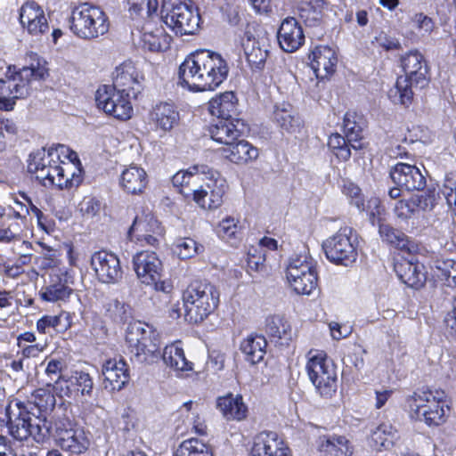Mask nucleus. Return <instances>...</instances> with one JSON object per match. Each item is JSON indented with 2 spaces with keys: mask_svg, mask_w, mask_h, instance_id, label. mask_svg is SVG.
<instances>
[{
  "mask_svg": "<svg viewBox=\"0 0 456 456\" xmlns=\"http://www.w3.org/2000/svg\"><path fill=\"white\" fill-rule=\"evenodd\" d=\"M23 235L22 223L13 218L4 219L0 227V242L11 243L20 240Z\"/></svg>",
  "mask_w": 456,
  "mask_h": 456,
  "instance_id": "nucleus-50",
  "label": "nucleus"
},
{
  "mask_svg": "<svg viewBox=\"0 0 456 456\" xmlns=\"http://www.w3.org/2000/svg\"><path fill=\"white\" fill-rule=\"evenodd\" d=\"M238 100L232 92H224L212 98L208 102V110L217 119L232 118L236 113Z\"/></svg>",
  "mask_w": 456,
  "mask_h": 456,
  "instance_id": "nucleus-33",
  "label": "nucleus"
},
{
  "mask_svg": "<svg viewBox=\"0 0 456 456\" xmlns=\"http://www.w3.org/2000/svg\"><path fill=\"white\" fill-rule=\"evenodd\" d=\"M223 157L235 164H246L257 159L258 150L248 141L239 138L229 146H223L219 149Z\"/></svg>",
  "mask_w": 456,
  "mask_h": 456,
  "instance_id": "nucleus-28",
  "label": "nucleus"
},
{
  "mask_svg": "<svg viewBox=\"0 0 456 456\" xmlns=\"http://www.w3.org/2000/svg\"><path fill=\"white\" fill-rule=\"evenodd\" d=\"M147 183L148 176L145 170L137 165H130L120 175L119 184L127 193H142Z\"/></svg>",
  "mask_w": 456,
  "mask_h": 456,
  "instance_id": "nucleus-30",
  "label": "nucleus"
},
{
  "mask_svg": "<svg viewBox=\"0 0 456 456\" xmlns=\"http://www.w3.org/2000/svg\"><path fill=\"white\" fill-rule=\"evenodd\" d=\"M411 21L419 32H421L422 36L429 35L435 28V23L431 18L425 15L424 13H416Z\"/></svg>",
  "mask_w": 456,
  "mask_h": 456,
  "instance_id": "nucleus-64",
  "label": "nucleus"
},
{
  "mask_svg": "<svg viewBox=\"0 0 456 456\" xmlns=\"http://www.w3.org/2000/svg\"><path fill=\"white\" fill-rule=\"evenodd\" d=\"M47 69L38 61L17 71L8 68L4 77L0 78V110H12L17 99L26 97L29 93L31 79H43Z\"/></svg>",
  "mask_w": 456,
  "mask_h": 456,
  "instance_id": "nucleus-5",
  "label": "nucleus"
},
{
  "mask_svg": "<svg viewBox=\"0 0 456 456\" xmlns=\"http://www.w3.org/2000/svg\"><path fill=\"white\" fill-rule=\"evenodd\" d=\"M440 276L445 280L448 286H456V261L447 259L437 265Z\"/></svg>",
  "mask_w": 456,
  "mask_h": 456,
  "instance_id": "nucleus-60",
  "label": "nucleus"
},
{
  "mask_svg": "<svg viewBox=\"0 0 456 456\" xmlns=\"http://www.w3.org/2000/svg\"><path fill=\"white\" fill-rule=\"evenodd\" d=\"M51 386V383L47 384V387ZM53 390L60 397L91 398L94 393V379L84 370H74L69 375H60L53 385Z\"/></svg>",
  "mask_w": 456,
  "mask_h": 456,
  "instance_id": "nucleus-13",
  "label": "nucleus"
},
{
  "mask_svg": "<svg viewBox=\"0 0 456 456\" xmlns=\"http://www.w3.org/2000/svg\"><path fill=\"white\" fill-rule=\"evenodd\" d=\"M33 402H28L26 404H32V411H37V416H44L47 419L49 411H53L55 407V397L53 394L45 388H38L32 394Z\"/></svg>",
  "mask_w": 456,
  "mask_h": 456,
  "instance_id": "nucleus-43",
  "label": "nucleus"
},
{
  "mask_svg": "<svg viewBox=\"0 0 456 456\" xmlns=\"http://www.w3.org/2000/svg\"><path fill=\"white\" fill-rule=\"evenodd\" d=\"M265 332L274 342H289L292 339V329L289 321L281 314L268 316L265 320Z\"/></svg>",
  "mask_w": 456,
  "mask_h": 456,
  "instance_id": "nucleus-36",
  "label": "nucleus"
},
{
  "mask_svg": "<svg viewBox=\"0 0 456 456\" xmlns=\"http://www.w3.org/2000/svg\"><path fill=\"white\" fill-rule=\"evenodd\" d=\"M150 119L162 131L172 130L179 122L180 116L175 106L168 102H160L153 107Z\"/></svg>",
  "mask_w": 456,
  "mask_h": 456,
  "instance_id": "nucleus-32",
  "label": "nucleus"
},
{
  "mask_svg": "<svg viewBox=\"0 0 456 456\" xmlns=\"http://www.w3.org/2000/svg\"><path fill=\"white\" fill-rule=\"evenodd\" d=\"M379 232L383 241H386L398 249L408 252H412L416 249V246L409 240L407 235L389 224H380Z\"/></svg>",
  "mask_w": 456,
  "mask_h": 456,
  "instance_id": "nucleus-38",
  "label": "nucleus"
},
{
  "mask_svg": "<svg viewBox=\"0 0 456 456\" xmlns=\"http://www.w3.org/2000/svg\"><path fill=\"white\" fill-rule=\"evenodd\" d=\"M78 208L83 216L93 218L100 214L102 202L93 196H86L79 203Z\"/></svg>",
  "mask_w": 456,
  "mask_h": 456,
  "instance_id": "nucleus-58",
  "label": "nucleus"
},
{
  "mask_svg": "<svg viewBox=\"0 0 456 456\" xmlns=\"http://www.w3.org/2000/svg\"><path fill=\"white\" fill-rule=\"evenodd\" d=\"M446 394L443 390H418L409 398L408 403L415 418H419L423 410L434 411L445 406Z\"/></svg>",
  "mask_w": 456,
  "mask_h": 456,
  "instance_id": "nucleus-23",
  "label": "nucleus"
},
{
  "mask_svg": "<svg viewBox=\"0 0 456 456\" xmlns=\"http://www.w3.org/2000/svg\"><path fill=\"white\" fill-rule=\"evenodd\" d=\"M164 234V228L151 213L137 215L130 226L127 237L140 246H156Z\"/></svg>",
  "mask_w": 456,
  "mask_h": 456,
  "instance_id": "nucleus-14",
  "label": "nucleus"
},
{
  "mask_svg": "<svg viewBox=\"0 0 456 456\" xmlns=\"http://www.w3.org/2000/svg\"><path fill=\"white\" fill-rule=\"evenodd\" d=\"M357 116L355 113L347 112L345 114L343 120V128L346 137L351 147L357 150L362 148L360 140L362 138V129L360 124L356 121Z\"/></svg>",
  "mask_w": 456,
  "mask_h": 456,
  "instance_id": "nucleus-46",
  "label": "nucleus"
},
{
  "mask_svg": "<svg viewBox=\"0 0 456 456\" xmlns=\"http://www.w3.org/2000/svg\"><path fill=\"white\" fill-rule=\"evenodd\" d=\"M91 265L102 283H116L122 278V268L117 255L101 250L91 257Z\"/></svg>",
  "mask_w": 456,
  "mask_h": 456,
  "instance_id": "nucleus-15",
  "label": "nucleus"
},
{
  "mask_svg": "<svg viewBox=\"0 0 456 456\" xmlns=\"http://www.w3.org/2000/svg\"><path fill=\"white\" fill-rule=\"evenodd\" d=\"M182 298L185 319L197 323L217 307L219 292L211 283L195 281L186 288Z\"/></svg>",
  "mask_w": 456,
  "mask_h": 456,
  "instance_id": "nucleus-7",
  "label": "nucleus"
},
{
  "mask_svg": "<svg viewBox=\"0 0 456 456\" xmlns=\"http://www.w3.org/2000/svg\"><path fill=\"white\" fill-rule=\"evenodd\" d=\"M53 160L52 157H49V151H47V155H45V151L37 152L35 155H30V159L28 164V170L31 174L36 175V178L39 176L42 169H48L47 167L51 166V161Z\"/></svg>",
  "mask_w": 456,
  "mask_h": 456,
  "instance_id": "nucleus-57",
  "label": "nucleus"
},
{
  "mask_svg": "<svg viewBox=\"0 0 456 456\" xmlns=\"http://www.w3.org/2000/svg\"><path fill=\"white\" fill-rule=\"evenodd\" d=\"M318 450L324 456H351L353 446L345 436L326 435L318 440Z\"/></svg>",
  "mask_w": 456,
  "mask_h": 456,
  "instance_id": "nucleus-31",
  "label": "nucleus"
},
{
  "mask_svg": "<svg viewBox=\"0 0 456 456\" xmlns=\"http://www.w3.org/2000/svg\"><path fill=\"white\" fill-rule=\"evenodd\" d=\"M162 19L175 34L192 35L200 28V16L190 0H168L163 3Z\"/></svg>",
  "mask_w": 456,
  "mask_h": 456,
  "instance_id": "nucleus-9",
  "label": "nucleus"
},
{
  "mask_svg": "<svg viewBox=\"0 0 456 456\" xmlns=\"http://www.w3.org/2000/svg\"><path fill=\"white\" fill-rule=\"evenodd\" d=\"M309 59L311 60V68L317 78H327L336 70L338 55L330 46L318 45L314 47Z\"/></svg>",
  "mask_w": 456,
  "mask_h": 456,
  "instance_id": "nucleus-19",
  "label": "nucleus"
},
{
  "mask_svg": "<svg viewBox=\"0 0 456 456\" xmlns=\"http://www.w3.org/2000/svg\"><path fill=\"white\" fill-rule=\"evenodd\" d=\"M277 38L280 47L286 53L298 50L305 42L303 28L293 17H288L281 22Z\"/></svg>",
  "mask_w": 456,
  "mask_h": 456,
  "instance_id": "nucleus-21",
  "label": "nucleus"
},
{
  "mask_svg": "<svg viewBox=\"0 0 456 456\" xmlns=\"http://www.w3.org/2000/svg\"><path fill=\"white\" fill-rule=\"evenodd\" d=\"M326 257L336 265L352 266L358 257L356 239H353V229L341 228L336 234L322 243Z\"/></svg>",
  "mask_w": 456,
  "mask_h": 456,
  "instance_id": "nucleus-11",
  "label": "nucleus"
},
{
  "mask_svg": "<svg viewBox=\"0 0 456 456\" xmlns=\"http://www.w3.org/2000/svg\"><path fill=\"white\" fill-rule=\"evenodd\" d=\"M241 45L250 67L255 69H263L269 54L267 39L256 38L252 33L246 31L241 38Z\"/></svg>",
  "mask_w": 456,
  "mask_h": 456,
  "instance_id": "nucleus-22",
  "label": "nucleus"
},
{
  "mask_svg": "<svg viewBox=\"0 0 456 456\" xmlns=\"http://www.w3.org/2000/svg\"><path fill=\"white\" fill-rule=\"evenodd\" d=\"M21 27L33 37H41L50 30L44 9L35 1L24 3L20 9Z\"/></svg>",
  "mask_w": 456,
  "mask_h": 456,
  "instance_id": "nucleus-16",
  "label": "nucleus"
},
{
  "mask_svg": "<svg viewBox=\"0 0 456 456\" xmlns=\"http://www.w3.org/2000/svg\"><path fill=\"white\" fill-rule=\"evenodd\" d=\"M129 94L122 93L110 86H100L95 94L96 105L106 114L120 120L131 118L133 107Z\"/></svg>",
  "mask_w": 456,
  "mask_h": 456,
  "instance_id": "nucleus-12",
  "label": "nucleus"
},
{
  "mask_svg": "<svg viewBox=\"0 0 456 456\" xmlns=\"http://www.w3.org/2000/svg\"><path fill=\"white\" fill-rule=\"evenodd\" d=\"M53 418V420H48L53 427L50 436H53L57 441L62 437V433H68L74 429L71 421L63 413L59 414L57 411Z\"/></svg>",
  "mask_w": 456,
  "mask_h": 456,
  "instance_id": "nucleus-54",
  "label": "nucleus"
},
{
  "mask_svg": "<svg viewBox=\"0 0 456 456\" xmlns=\"http://www.w3.org/2000/svg\"><path fill=\"white\" fill-rule=\"evenodd\" d=\"M72 293L65 280L60 275H52L47 285L41 288L38 292L40 298L45 302L55 303L66 301Z\"/></svg>",
  "mask_w": 456,
  "mask_h": 456,
  "instance_id": "nucleus-34",
  "label": "nucleus"
},
{
  "mask_svg": "<svg viewBox=\"0 0 456 456\" xmlns=\"http://www.w3.org/2000/svg\"><path fill=\"white\" fill-rule=\"evenodd\" d=\"M394 269L398 278L409 287L419 288L426 281L423 265L414 262L413 258L397 261Z\"/></svg>",
  "mask_w": 456,
  "mask_h": 456,
  "instance_id": "nucleus-27",
  "label": "nucleus"
},
{
  "mask_svg": "<svg viewBox=\"0 0 456 456\" xmlns=\"http://www.w3.org/2000/svg\"><path fill=\"white\" fill-rule=\"evenodd\" d=\"M266 339L262 335H249L240 344V350L247 362L251 364L260 362L265 355Z\"/></svg>",
  "mask_w": 456,
  "mask_h": 456,
  "instance_id": "nucleus-37",
  "label": "nucleus"
},
{
  "mask_svg": "<svg viewBox=\"0 0 456 456\" xmlns=\"http://www.w3.org/2000/svg\"><path fill=\"white\" fill-rule=\"evenodd\" d=\"M273 118L281 128L289 133H295L299 130L300 119L294 114L292 107L289 104L276 106L273 112Z\"/></svg>",
  "mask_w": 456,
  "mask_h": 456,
  "instance_id": "nucleus-44",
  "label": "nucleus"
},
{
  "mask_svg": "<svg viewBox=\"0 0 456 456\" xmlns=\"http://www.w3.org/2000/svg\"><path fill=\"white\" fill-rule=\"evenodd\" d=\"M441 191L448 205L453 206L456 215V172H449L445 175Z\"/></svg>",
  "mask_w": 456,
  "mask_h": 456,
  "instance_id": "nucleus-55",
  "label": "nucleus"
},
{
  "mask_svg": "<svg viewBox=\"0 0 456 456\" xmlns=\"http://www.w3.org/2000/svg\"><path fill=\"white\" fill-rule=\"evenodd\" d=\"M70 29L80 38L94 39L108 32V18L99 7L84 3L72 10Z\"/></svg>",
  "mask_w": 456,
  "mask_h": 456,
  "instance_id": "nucleus-8",
  "label": "nucleus"
},
{
  "mask_svg": "<svg viewBox=\"0 0 456 456\" xmlns=\"http://www.w3.org/2000/svg\"><path fill=\"white\" fill-rule=\"evenodd\" d=\"M403 75L397 77L395 86L388 92V97L396 104L408 106L413 98V88L428 85V68L424 56L417 50L403 54L400 60Z\"/></svg>",
  "mask_w": 456,
  "mask_h": 456,
  "instance_id": "nucleus-4",
  "label": "nucleus"
},
{
  "mask_svg": "<svg viewBox=\"0 0 456 456\" xmlns=\"http://www.w3.org/2000/svg\"><path fill=\"white\" fill-rule=\"evenodd\" d=\"M103 387L110 392L120 391L129 380V373L123 359L108 360L102 366Z\"/></svg>",
  "mask_w": 456,
  "mask_h": 456,
  "instance_id": "nucleus-24",
  "label": "nucleus"
},
{
  "mask_svg": "<svg viewBox=\"0 0 456 456\" xmlns=\"http://www.w3.org/2000/svg\"><path fill=\"white\" fill-rule=\"evenodd\" d=\"M305 369L309 379L322 397L330 398L336 393L337 371L324 352L310 350Z\"/></svg>",
  "mask_w": 456,
  "mask_h": 456,
  "instance_id": "nucleus-10",
  "label": "nucleus"
},
{
  "mask_svg": "<svg viewBox=\"0 0 456 456\" xmlns=\"http://www.w3.org/2000/svg\"><path fill=\"white\" fill-rule=\"evenodd\" d=\"M104 308L109 317L115 322H124L128 318V306L118 299H110Z\"/></svg>",
  "mask_w": 456,
  "mask_h": 456,
  "instance_id": "nucleus-56",
  "label": "nucleus"
},
{
  "mask_svg": "<svg viewBox=\"0 0 456 456\" xmlns=\"http://www.w3.org/2000/svg\"><path fill=\"white\" fill-rule=\"evenodd\" d=\"M293 289L301 295H310L317 289V273L315 265L312 270L300 272L297 277L288 279Z\"/></svg>",
  "mask_w": 456,
  "mask_h": 456,
  "instance_id": "nucleus-42",
  "label": "nucleus"
},
{
  "mask_svg": "<svg viewBox=\"0 0 456 456\" xmlns=\"http://www.w3.org/2000/svg\"><path fill=\"white\" fill-rule=\"evenodd\" d=\"M396 430L391 424L383 423L379 425L370 436L371 443L376 450L387 449L394 444Z\"/></svg>",
  "mask_w": 456,
  "mask_h": 456,
  "instance_id": "nucleus-48",
  "label": "nucleus"
},
{
  "mask_svg": "<svg viewBox=\"0 0 456 456\" xmlns=\"http://www.w3.org/2000/svg\"><path fill=\"white\" fill-rule=\"evenodd\" d=\"M165 364L177 371L192 370V362L187 361L183 349L178 344H171L164 348L161 354Z\"/></svg>",
  "mask_w": 456,
  "mask_h": 456,
  "instance_id": "nucleus-39",
  "label": "nucleus"
},
{
  "mask_svg": "<svg viewBox=\"0 0 456 456\" xmlns=\"http://www.w3.org/2000/svg\"><path fill=\"white\" fill-rule=\"evenodd\" d=\"M203 247L191 238H180L174 245V252L181 259H188L194 256Z\"/></svg>",
  "mask_w": 456,
  "mask_h": 456,
  "instance_id": "nucleus-52",
  "label": "nucleus"
},
{
  "mask_svg": "<svg viewBox=\"0 0 456 456\" xmlns=\"http://www.w3.org/2000/svg\"><path fill=\"white\" fill-rule=\"evenodd\" d=\"M250 456H291L289 447L276 433L261 432L256 435Z\"/></svg>",
  "mask_w": 456,
  "mask_h": 456,
  "instance_id": "nucleus-18",
  "label": "nucleus"
},
{
  "mask_svg": "<svg viewBox=\"0 0 456 456\" xmlns=\"http://www.w3.org/2000/svg\"><path fill=\"white\" fill-rule=\"evenodd\" d=\"M126 342L130 360L139 364H153L160 356L158 332L146 323L134 322L127 327Z\"/></svg>",
  "mask_w": 456,
  "mask_h": 456,
  "instance_id": "nucleus-6",
  "label": "nucleus"
},
{
  "mask_svg": "<svg viewBox=\"0 0 456 456\" xmlns=\"http://www.w3.org/2000/svg\"><path fill=\"white\" fill-rule=\"evenodd\" d=\"M445 411L443 408H436L434 411H428L423 410V412H419V420L425 421L428 426H438L444 422Z\"/></svg>",
  "mask_w": 456,
  "mask_h": 456,
  "instance_id": "nucleus-62",
  "label": "nucleus"
},
{
  "mask_svg": "<svg viewBox=\"0 0 456 456\" xmlns=\"http://www.w3.org/2000/svg\"><path fill=\"white\" fill-rule=\"evenodd\" d=\"M390 177L398 187L407 191H419L426 185V178L415 166L397 163L390 171Z\"/></svg>",
  "mask_w": 456,
  "mask_h": 456,
  "instance_id": "nucleus-20",
  "label": "nucleus"
},
{
  "mask_svg": "<svg viewBox=\"0 0 456 456\" xmlns=\"http://www.w3.org/2000/svg\"><path fill=\"white\" fill-rule=\"evenodd\" d=\"M49 157L53 158L56 156L58 159H61V156L68 159L71 165V167L75 165V162H78L77 154L71 151L69 147L63 144H58L56 146H52L48 149Z\"/></svg>",
  "mask_w": 456,
  "mask_h": 456,
  "instance_id": "nucleus-63",
  "label": "nucleus"
},
{
  "mask_svg": "<svg viewBox=\"0 0 456 456\" xmlns=\"http://www.w3.org/2000/svg\"><path fill=\"white\" fill-rule=\"evenodd\" d=\"M174 186L180 187L185 197H192L201 208L216 209L224 201L226 182L220 174L207 165H194L172 177Z\"/></svg>",
  "mask_w": 456,
  "mask_h": 456,
  "instance_id": "nucleus-1",
  "label": "nucleus"
},
{
  "mask_svg": "<svg viewBox=\"0 0 456 456\" xmlns=\"http://www.w3.org/2000/svg\"><path fill=\"white\" fill-rule=\"evenodd\" d=\"M327 4L324 0H312L310 4L300 10V17L307 27L321 25L323 19V10Z\"/></svg>",
  "mask_w": 456,
  "mask_h": 456,
  "instance_id": "nucleus-45",
  "label": "nucleus"
},
{
  "mask_svg": "<svg viewBox=\"0 0 456 456\" xmlns=\"http://www.w3.org/2000/svg\"><path fill=\"white\" fill-rule=\"evenodd\" d=\"M58 444L62 450L79 454L86 451L89 440L83 430L73 429L68 433H62V437L58 440Z\"/></svg>",
  "mask_w": 456,
  "mask_h": 456,
  "instance_id": "nucleus-40",
  "label": "nucleus"
},
{
  "mask_svg": "<svg viewBox=\"0 0 456 456\" xmlns=\"http://www.w3.org/2000/svg\"><path fill=\"white\" fill-rule=\"evenodd\" d=\"M72 317L68 312H61L58 315H45L40 318L37 322V330L45 334L48 332L49 328L61 332L65 331L71 327Z\"/></svg>",
  "mask_w": 456,
  "mask_h": 456,
  "instance_id": "nucleus-41",
  "label": "nucleus"
},
{
  "mask_svg": "<svg viewBox=\"0 0 456 456\" xmlns=\"http://www.w3.org/2000/svg\"><path fill=\"white\" fill-rule=\"evenodd\" d=\"M216 409L228 421L243 420L248 414V406L245 404L242 395L239 394L228 393L219 396L216 399Z\"/></svg>",
  "mask_w": 456,
  "mask_h": 456,
  "instance_id": "nucleus-26",
  "label": "nucleus"
},
{
  "mask_svg": "<svg viewBox=\"0 0 456 456\" xmlns=\"http://www.w3.org/2000/svg\"><path fill=\"white\" fill-rule=\"evenodd\" d=\"M3 420L9 435L20 441L31 436L37 443H43L50 436L53 428L46 418L37 416L36 411H32L31 403L25 404L19 399L8 403Z\"/></svg>",
  "mask_w": 456,
  "mask_h": 456,
  "instance_id": "nucleus-3",
  "label": "nucleus"
},
{
  "mask_svg": "<svg viewBox=\"0 0 456 456\" xmlns=\"http://www.w3.org/2000/svg\"><path fill=\"white\" fill-rule=\"evenodd\" d=\"M134 269L138 279L151 284L161 278L162 263L153 251H141L133 258Z\"/></svg>",
  "mask_w": 456,
  "mask_h": 456,
  "instance_id": "nucleus-17",
  "label": "nucleus"
},
{
  "mask_svg": "<svg viewBox=\"0 0 456 456\" xmlns=\"http://www.w3.org/2000/svg\"><path fill=\"white\" fill-rule=\"evenodd\" d=\"M48 169H42L37 176V180H40L45 186L53 185L55 176L58 172H68L71 167L70 164H64V167L58 165H51L47 167Z\"/></svg>",
  "mask_w": 456,
  "mask_h": 456,
  "instance_id": "nucleus-59",
  "label": "nucleus"
},
{
  "mask_svg": "<svg viewBox=\"0 0 456 456\" xmlns=\"http://www.w3.org/2000/svg\"><path fill=\"white\" fill-rule=\"evenodd\" d=\"M175 456H213V454L207 444L198 438H191L183 441L178 446Z\"/></svg>",
  "mask_w": 456,
  "mask_h": 456,
  "instance_id": "nucleus-47",
  "label": "nucleus"
},
{
  "mask_svg": "<svg viewBox=\"0 0 456 456\" xmlns=\"http://www.w3.org/2000/svg\"><path fill=\"white\" fill-rule=\"evenodd\" d=\"M243 123L239 119L224 118L217 119L209 126L211 138L223 144L229 146L234 141L239 140L243 134Z\"/></svg>",
  "mask_w": 456,
  "mask_h": 456,
  "instance_id": "nucleus-25",
  "label": "nucleus"
},
{
  "mask_svg": "<svg viewBox=\"0 0 456 456\" xmlns=\"http://www.w3.org/2000/svg\"><path fill=\"white\" fill-rule=\"evenodd\" d=\"M342 190L343 193L350 199L351 203L361 211L366 210L370 218H374L375 216L380 215L381 209L379 199H370L368 201L367 206H365L363 196L361 193V189L352 182H345Z\"/></svg>",
  "mask_w": 456,
  "mask_h": 456,
  "instance_id": "nucleus-35",
  "label": "nucleus"
},
{
  "mask_svg": "<svg viewBox=\"0 0 456 456\" xmlns=\"http://www.w3.org/2000/svg\"><path fill=\"white\" fill-rule=\"evenodd\" d=\"M128 11L132 18L150 17L157 12V0H128Z\"/></svg>",
  "mask_w": 456,
  "mask_h": 456,
  "instance_id": "nucleus-51",
  "label": "nucleus"
},
{
  "mask_svg": "<svg viewBox=\"0 0 456 456\" xmlns=\"http://www.w3.org/2000/svg\"><path fill=\"white\" fill-rule=\"evenodd\" d=\"M314 266V261L307 253L293 255L287 265V279L297 277L300 272L312 270Z\"/></svg>",
  "mask_w": 456,
  "mask_h": 456,
  "instance_id": "nucleus-49",
  "label": "nucleus"
},
{
  "mask_svg": "<svg viewBox=\"0 0 456 456\" xmlns=\"http://www.w3.org/2000/svg\"><path fill=\"white\" fill-rule=\"evenodd\" d=\"M228 72L229 67L221 54L200 50L180 65L179 85L191 92L214 91L226 79Z\"/></svg>",
  "mask_w": 456,
  "mask_h": 456,
  "instance_id": "nucleus-2",
  "label": "nucleus"
},
{
  "mask_svg": "<svg viewBox=\"0 0 456 456\" xmlns=\"http://www.w3.org/2000/svg\"><path fill=\"white\" fill-rule=\"evenodd\" d=\"M139 75L132 62H124L116 68L113 73V85L110 86L122 93L135 94L139 92Z\"/></svg>",
  "mask_w": 456,
  "mask_h": 456,
  "instance_id": "nucleus-29",
  "label": "nucleus"
},
{
  "mask_svg": "<svg viewBox=\"0 0 456 456\" xmlns=\"http://www.w3.org/2000/svg\"><path fill=\"white\" fill-rule=\"evenodd\" d=\"M237 232V222L232 217L223 219L216 227V233L223 240H230L235 237Z\"/></svg>",
  "mask_w": 456,
  "mask_h": 456,
  "instance_id": "nucleus-61",
  "label": "nucleus"
},
{
  "mask_svg": "<svg viewBox=\"0 0 456 456\" xmlns=\"http://www.w3.org/2000/svg\"><path fill=\"white\" fill-rule=\"evenodd\" d=\"M411 198L416 211H430L436 204L437 193L435 190H428L420 194L413 195Z\"/></svg>",
  "mask_w": 456,
  "mask_h": 456,
  "instance_id": "nucleus-53",
  "label": "nucleus"
}]
</instances>
